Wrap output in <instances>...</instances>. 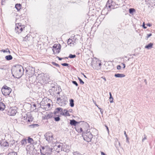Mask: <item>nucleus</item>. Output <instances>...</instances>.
<instances>
[{
  "instance_id": "1",
  "label": "nucleus",
  "mask_w": 155,
  "mask_h": 155,
  "mask_svg": "<svg viewBox=\"0 0 155 155\" xmlns=\"http://www.w3.org/2000/svg\"><path fill=\"white\" fill-rule=\"evenodd\" d=\"M25 71L23 66L20 65H16L12 67L11 69L12 76L15 78H19L23 74Z\"/></svg>"
},
{
  "instance_id": "2",
  "label": "nucleus",
  "mask_w": 155,
  "mask_h": 155,
  "mask_svg": "<svg viewBox=\"0 0 155 155\" xmlns=\"http://www.w3.org/2000/svg\"><path fill=\"white\" fill-rule=\"evenodd\" d=\"M57 97V101L58 102L59 104L61 106H65L68 102L67 97L65 96L60 97V95L56 96Z\"/></svg>"
},
{
  "instance_id": "3",
  "label": "nucleus",
  "mask_w": 155,
  "mask_h": 155,
  "mask_svg": "<svg viewBox=\"0 0 155 155\" xmlns=\"http://www.w3.org/2000/svg\"><path fill=\"white\" fill-rule=\"evenodd\" d=\"M53 149L48 146H41L40 151L42 154L48 155L51 154Z\"/></svg>"
},
{
  "instance_id": "4",
  "label": "nucleus",
  "mask_w": 155,
  "mask_h": 155,
  "mask_svg": "<svg viewBox=\"0 0 155 155\" xmlns=\"http://www.w3.org/2000/svg\"><path fill=\"white\" fill-rule=\"evenodd\" d=\"M82 135L84 139L88 142L91 141L93 137V135L91 133L87 130L86 132H83Z\"/></svg>"
},
{
  "instance_id": "5",
  "label": "nucleus",
  "mask_w": 155,
  "mask_h": 155,
  "mask_svg": "<svg viewBox=\"0 0 155 155\" xmlns=\"http://www.w3.org/2000/svg\"><path fill=\"white\" fill-rule=\"evenodd\" d=\"M26 74L28 75V77H32L35 74V69L34 68L30 66H28L26 68H25Z\"/></svg>"
},
{
  "instance_id": "6",
  "label": "nucleus",
  "mask_w": 155,
  "mask_h": 155,
  "mask_svg": "<svg viewBox=\"0 0 155 155\" xmlns=\"http://www.w3.org/2000/svg\"><path fill=\"white\" fill-rule=\"evenodd\" d=\"M45 138L49 143H51L54 139L53 135L50 132L46 133L44 135Z\"/></svg>"
},
{
  "instance_id": "7",
  "label": "nucleus",
  "mask_w": 155,
  "mask_h": 155,
  "mask_svg": "<svg viewBox=\"0 0 155 155\" xmlns=\"http://www.w3.org/2000/svg\"><path fill=\"white\" fill-rule=\"evenodd\" d=\"M25 28V25H21V23L16 24L15 31L16 33L19 34L23 31Z\"/></svg>"
},
{
  "instance_id": "8",
  "label": "nucleus",
  "mask_w": 155,
  "mask_h": 155,
  "mask_svg": "<svg viewBox=\"0 0 155 155\" xmlns=\"http://www.w3.org/2000/svg\"><path fill=\"white\" fill-rule=\"evenodd\" d=\"M61 46L60 44H54L52 47L53 54H58L59 53L61 49Z\"/></svg>"
},
{
  "instance_id": "9",
  "label": "nucleus",
  "mask_w": 155,
  "mask_h": 155,
  "mask_svg": "<svg viewBox=\"0 0 155 155\" xmlns=\"http://www.w3.org/2000/svg\"><path fill=\"white\" fill-rule=\"evenodd\" d=\"M81 122V125H85L86 127L88 126V124L86 122H78L74 119L70 120V124L71 126H76L77 124H79Z\"/></svg>"
},
{
  "instance_id": "10",
  "label": "nucleus",
  "mask_w": 155,
  "mask_h": 155,
  "mask_svg": "<svg viewBox=\"0 0 155 155\" xmlns=\"http://www.w3.org/2000/svg\"><path fill=\"white\" fill-rule=\"evenodd\" d=\"M9 88L6 85L4 86L2 89V91L3 94L5 96H8L10 94Z\"/></svg>"
},
{
  "instance_id": "11",
  "label": "nucleus",
  "mask_w": 155,
  "mask_h": 155,
  "mask_svg": "<svg viewBox=\"0 0 155 155\" xmlns=\"http://www.w3.org/2000/svg\"><path fill=\"white\" fill-rule=\"evenodd\" d=\"M62 144V147H61V151H63L67 153H68L70 151V146L67 145L66 144H64L61 143Z\"/></svg>"
},
{
  "instance_id": "12",
  "label": "nucleus",
  "mask_w": 155,
  "mask_h": 155,
  "mask_svg": "<svg viewBox=\"0 0 155 155\" xmlns=\"http://www.w3.org/2000/svg\"><path fill=\"white\" fill-rule=\"evenodd\" d=\"M17 107H10V116H14L17 112L16 110Z\"/></svg>"
},
{
  "instance_id": "13",
  "label": "nucleus",
  "mask_w": 155,
  "mask_h": 155,
  "mask_svg": "<svg viewBox=\"0 0 155 155\" xmlns=\"http://www.w3.org/2000/svg\"><path fill=\"white\" fill-rule=\"evenodd\" d=\"M63 109L61 107H57L55 109L54 112V114H57L60 113V114L61 113H62L63 111Z\"/></svg>"
},
{
  "instance_id": "14",
  "label": "nucleus",
  "mask_w": 155,
  "mask_h": 155,
  "mask_svg": "<svg viewBox=\"0 0 155 155\" xmlns=\"http://www.w3.org/2000/svg\"><path fill=\"white\" fill-rule=\"evenodd\" d=\"M64 112H63V111H62V113H61L60 115H62L64 116H70V114L68 113V111L66 109H64Z\"/></svg>"
},
{
  "instance_id": "15",
  "label": "nucleus",
  "mask_w": 155,
  "mask_h": 155,
  "mask_svg": "<svg viewBox=\"0 0 155 155\" xmlns=\"http://www.w3.org/2000/svg\"><path fill=\"white\" fill-rule=\"evenodd\" d=\"M32 38V37L30 34H28L24 38V40L25 41H29Z\"/></svg>"
},
{
  "instance_id": "16",
  "label": "nucleus",
  "mask_w": 155,
  "mask_h": 155,
  "mask_svg": "<svg viewBox=\"0 0 155 155\" xmlns=\"http://www.w3.org/2000/svg\"><path fill=\"white\" fill-rule=\"evenodd\" d=\"M125 75L123 74H114V76L116 78H122L125 77Z\"/></svg>"
},
{
  "instance_id": "17",
  "label": "nucleus",
  "mask_w": 155,
  "mask_h": 155,
  "mask_svg": "<svg viewBox=\"0 0 155 155\" xmlns=\"http://www.w3.org/2000/svg\"><path fill=\"white\" fill-rule=\"evenodd\" d=\"M153 43H150L147 45H146L145 46V48L147 49H150L153 47Z\"/></svg>"
},
{
  "instance_id": "18",
  "label": "nucleus",
  "mask_w": 155,
  "mask_h": 155,
  "mask_svg": "<svg viewBox=\"0 0 155 155\" xmlns=\"http://www.w3.org/2000/svg\"><path fill=\"white\" fill-rule=\"evenodd\" d=\"M53 116V113L51 112L48 114L47 115H45V119H48L52 117Z\"/></svg>"
},
{
  "instance_id": "19",
  "label": "nucleus",
  "mask_w": 155,
  "mask_h": 155,
  "mask_svg": "<svg viewBox=\"0 0 155 155\" xmlns=\"http://www.w3.org/2000/svg\"><path fill=\"white\" fill-rule=\"evenodd\" d=\"M21 4H16L15 5V7L17 9L18 11H19L21 7Z\"/></svg>"
},
{
  "instance_id": "20",
  "label": "nucleus",
  "mask_w": 155,
  "mask_h": 155,
  "mask_svg": "<svg viewBox=\"0 0 155 155\" xmlns=\"http://www.w3.org/2000/svg\"><path fill=\"white\" fill-rule=\"evenodd\" d=\"M5 108V104L2 102H0V110H3Z\"/></svg>"
},
{
  "instance_id": "21",
  "label": "nucleus",
  "mask_w": 155,
  "mask_h": 155,
  "mask_svg": "<svg viewBox=\"0 0 155 155\" xmlns=\"http://www.w3.org/2000/svg\"><path fill=\"white\" fill-rule=\"evenodd\" d=\"M112 2V0H108L106 5V6L107 7H108L109 8H110L111 6H112L111 4L110 5V4Z\"/></svg>"
},
{
  "instance_id": "22",
  "label": "nucleus",
  "mask_w": 155,
  "mask_h": 155,
  "mask_svg": "<svg viewBox=\"0 0 155 155\" xmlns=\"http://www.w3.org/2000/svg\"><path fill=\"white\" fill-rule=\"evenodd\" d=\"M39 126V125L38 124H32L29 125V127L31 128H34L37 127Z\"/></svg>"
},
{
  "instance_id": "23",
  "label": "nucleus",
  "mask_w": 155,
  "mask_h": 155,
  "mask_svg": "<svg viewBox=\"0 0 155 155\" xmlns=\"http://www.w3.org/2000/svg\"><path fill=\"white\" fill-rule=\"evenodd\" d=\"M12 146H13L12 147L13 148L15 147L16 144L15 143V141L14 140L12 141L10 140V147H11Z\"/></svg>"
},
{
  "instance_id": "24",
  "label": "nucleus",
  "mask_w": 155,
  "mask_h": 155,
  "mask_svg": "<svg viewBox=\"0 0 155 155\" xmlns=\"http://www.w3.org/2000/svg\"><path fill=\"white\" fill-rule=\"evenodd\" d=\"M70 106L71 107H73L74 106V100L72 99L70 100Z\"/></svg>"
},
{
  "instance_id": "25",
  "label": "nucleus",
  "mask_w": 155,
  "mask_h": 155,
  "mask_svg": "<svg viewBox=\"0 0 155 155\" xmlns=\"http://www.w3.org/2000/svg\"><path fill=\"white\" fill-rule=\"evenodd\" d=\"M76 130L78 133H81L83 132V129L81 127L79 128L78 127H75Z\"/></svg>"
},
{
  "instance_id": "26",
  "label": "nucleus",
  "mask_w": 155,
  "mask_h": 155,
  "mask_svg": "<svg viewBox=\"0 0 155 155\" xmlns=\"http://www.w3.org/2000/svg\"><path fill=\"white\" fill-rule=\"evenodd\" d=\"M27 140L26 139H23L21 141V145H25L27 143Z\"/></svg>"
},
{
  "instance_id": "27",
  "label": "nucleus",
  "mask_w": 155,
  "mask_h": 155,
  "mask_svg": "<svg viewBox=\"0 0 155 155\" xmlns=\"http://www.w3.org/2000/svg\"><path fill=\"white\" fill-rule=\"evenodd\" d=\"M27 140L28 142L29 143L31 144L32 143L34 142V140L32 138H31L30 137H28V139Z\"/></svg>"
},
{
  "instance_id": "28",
  "label": "nucleus",
  "mask_w": 155,
  "mask_h": 155,
  "mask_svg": "<svg viewBox=\"0 0 155 155\" xmlns=\"http://www.w3.org/2000/svg\"><path fill=\"white\" fill-rule=\"evenodd\" d=\"M71 38H69L67 41V43L68 45H71L72 44V43L73 42V41L72 40V37H71Z\"/></svg>"
},
{
  "instance_id": "29",
  "label": "nucleus",
  "mask_w": 155,
  "mask_h": 155,
  "mask_svg": "<svg viewBox=\"0 0 155 155\" xmlns=\"http://www.w3.org/2000/svg\"><path fill=\"white\" fill-rule=\"evenodd\" d=\"M76 57V55L75 54H70L68 56V57H65V58L68 59V58H75Z\"/></svg>"
},
{
  "instance_id": "30",
  "label": "nucleus",
  "mask_w": 155,
  "mask_h": 155,
  "mask_svg": "<svg viewBox=\"0 0 155 155\" xmlns=\"http://www.w3.org/2000/svg\"><path fill=\"white\" fill-rule=\"evenodd\" d=\"M110 95V103H113V98L112 96L111 93L110 92H109Z\"/></svg>"
},
{
  "instance_id": "31",
  "label": "nucleus",
  "mask_w": 155,
  "mask_h": 155,
  "mask_svg": "<svg viewBox=\"0 0 155 155\" xmlns=\"http://www.w3.org/2000/svg\"><path fill=\"white\" fill-rule=\"evenodd\" d=\"M135 12V10L134 8H130L129 9V12L130 14H133Z\"/></svg>"
},
{
  "instance_id": "32",
  "label": "nucleus",
  "mask_w": 155,
  "mask_h": 155,
  "mask_svg": "<svg viewBox=\"0 0 155 155\" xmlns=\"http://www.w3.org/2000/svg\"><path fill=\"white\" fill-rule=\"evenodd\" d=\"M54 118L55 121H58L60 120V118L59 117V116H58L57 117H54Z\"/></svg>"
},
{
  "instance_id": "33",
  "label": "nucleus",
  "mask_w": 155,
  "mask_h": 155,
  "mask_svg": "<svg viewBox=\"0 0 155 155\" xmlns=\"http://www.w3.org/2000/svg\"><path fill=\"white\" fill-rule=\"evenodd\" d=\"M78 78L80 81V83L81 84H83L84 83L82 80L79 77H78Z\"/></svg>"
},
{
  "instance_id": "34",
  "label": "nucleus",
  "mask_w": 155,
  "mask_h": 155,
  "mask_svg": "<svg viewBox=\"0 0 155 155\" xmlns=\"http://www.w3.org/2000/svg\"><path fill=\"white\" fill-rule=\"evenodd\" d=\"M51 64L54 65L55 66H56L57 67H60V66L59 64H58L56 63L55 62H51Z\"/></svg>"
},
{
  "instance_id": "35",
  "label": "nucleus",
  "mask_w": 155,
  "mask_h": 155,
  "mask_svg": "<svg viewBox=\"0 0 155 155\" xmlns=\"http://www.w3.org/2000/svg\"><path fill=\"white\" fill-rule=\"evenodd\" d=\"M73 155H81V154L78 151H75L73 152Z\"/></svg>"
},
{
  "instance_id": "36",
  "label": "nucleus",
  "mask_w": 155,
  "mask_h": 155,
  "mask_svg": "<svg viewBox=\"0 0 155 155\" xmlns=\"http://www.w3.org/2000/svg\"><path fill=\"white\" fill-rule=\"evenodd\" d=\"M61 64L64 66H67L68 67H69V64L67 63H63Z\"/></svg>"
},
{
  "instance_id": "37",
  "label": "nucleus",
  "mask_w": 155,
  "mask_h": 155,
  "mask_svg": "<svg viewBox=\"0 0 155 155\" xmlns=\"http://www.w3.org/2000/svg\"><path fill=\"white\" fill-rule=\"evenodd\" d=\"M10 155H17V153L14 151H10Z\"/></svg>"
},
{
  "instance_id": "38",
  "label": "nucleus",
  "mask_w": 155,
  "mask_h": 155,
  "mask_svg": "<svg viewBox=\"0 0 155 155\" xmlns=\"http://www.w3.org/2000/svg\"><path fill=\"white\" fill-rule=\"evenodd\" d=\"M72 83L73 84H74L76 86H78V84L77 83L76 81H72Z\"/></svg>"
},
{
  "instance_id": "39",
  "label": "nucleus",
  "mask_w": 155,
  "mask_h": 155,
  "mask_svg": "<svg viewBox=\"0 0 155 155\" xmlns=\"http://www.w3.org/2000/svg\"><path fill=\"white\" fill-rule=\"evenodd\" d=\"M28 117V122H30L31 121H32L33 118L32 116H31L30 118H29V117Z\"/></svg>"
},
{
  "instance_id": "40",
  "label": "nucleus",
  "mask_w": 155,
  "mask_h": 155,
  "mask_svg": "<svg viewBox=\"0 0 155 155\" xmlns=\"http://www.w3.org/2000/svg\"><path fill=\"white\" fill-rule=\"evenodd\" d=\"M2 51H3L4 53L9 52V50L8 48L6 49V50H2Z\"/></svg>"
},
{
  "instance_id": "41",
  "label": "nucleus",
  "mask_w": 155,
  "mask_h": 155,
  "mask_svg": "<svg viewBox=\"0 0 155 155\" xmlns=\"http://www.w3.org/2000/svg\"><path fill=\"white\" fill-rule=\"evenodd\" d=\"M152 35V34L151 33H150L149 34H147V36L146 37L147 39H147L148 38H149Z\"/></svg>"
},
{
  "instance_id": "42",
  "label": "nucleus",
  "mask_w": 155,
  "mask_h": 155,
  "mask_svg": "<svg viewBox=\"0 0 155 155\" xmlns=\"http://www.w3.org/2000/svg\"><path fill=\"white\" fill-rule=\"evenodd\" d=\"M5 0H2L1 2V4L2 5H4L5 4Z\"/></svg>"
},
{
  "instance_id": "43",
  "label": "nucleus",
  "mask_w": 155,
  "mask_h": 155,
  "mask_svg": "<svg viewBox=\"0 0 155 155\" xmlns=\"http://www.w3.org/2000/svg\"><path fill=\"white\" fill-rule=\"evenodd\" d=\"M121 66L120 65H118L117 67V70H120L121 69Z\"/></svg>"
},
{
  "instance_id": "44",
  "label": "nucleus",
  "mask_w": 155,
  "mask_h": 155,
  "mask_svg": "<svg viewBox=\"0 0 155 155\" xmlns=\"http://www.w3.org/2000/svg\"><path fill=\"white\" fill-rule=\"evenodd\" d=\"M6 59L8 60H10V55H8L5 57Z\"/></svg>"
},
{
  "instance_id": "45",
  "label": "nucleus",
  "mask_w": 155,
  "mask_h": 155,
  "mask_svg": "<svg viewBox=\"0 0 155 155\" xmlns=\"http://www.w3.org/2000/svg\"><path fill=\"white\" fill-rule=\"evenodd\" d=\"M57 58H58V60L60 61H61V60L62 59H64V58H60V57H59L58 56H57Z\"/></svg>"
},
{
  "instance_id": "46",
  "label": "nucleus",
  "mask_w": 155,
  "mask_h": 155,
  "mask_svg": "<svg viewBox=\"0 0 155 155\" xmlns=\"http://www.w3.org/2000/svg\"><path fill=\"white\" fill-rule=\"evenodd\" d=\"M145 24L144 22H143V24L142 26H143V28L144 29H146V28H147V27H146V26H145Z\"/></svg>"
},
{
  "instance_id": "47",
  "label": "nucleus",
  "mask_w": 155,
  "mask_h": 155,
  "mask_svg": "<svg viewBox=\"0 0 155 155\" xmlns=\"http://www.w3.org/2000/svg\"><path fill=\"white\" fill-rule=\"evenodd\" d=\"M98 109L100 110V111L101 114H103V110L100 107H98Z\"/></svg>"
},
{
  "instance_id": "48",
  "label": "nucleus",
  "mask_w": 155,
  "mask_h": 155,
  "mask_svg": "<svg viewBox=\"0 0 155 155\" xmlns=\"http://www.w3.org/2000/svg\"><path fill=\"white\" fill-rule=\"evenodd\" d=\"M146 139H147V136H146L144 134V138H143L142 140V142H143L144 141V140H145Z\"/></svg>"
},
{
  "instance_id": "49",
  "label": "nucleus",
  "mask_w": 155,
  "mask_h": 155,
  "mask_svg": "<svg viewBox=\"0 0 155 155\" xmlns=\"http://www.w3.org/2000/svg\"><path fill=\"white\" fill-rule=\"evenodd\" d=\"M37 143V141H34V142H32V144H33V145H36V144Z\"/></svg>"
},
{
  "instance_id": "50",
  "label": "nucleus",
  "mask_w": 155,
  "mask_h": 155,
  "mask_svg": "<svg viewBox=\"0 0 155 155\" xmlns=\"http://www.w3.org/2000/svg\"><path fill=\"white\" fill-rule=\"evenodd\" d=\"M147 25L149 27H151L152 26V24L150 23H148L147 24Z\"/></svg>"
},
{
  "instance_id": "51",
  "label": "nucleus",
  "mask_w": 155,
  "mask_h": 155,
  "mask_svg": "<svg viewBox=\"0 0 155 155\" xmlns=\"http://www.w3.org/2000/svg\"><path fill=\"white\" fill-rule=\"evenodd\" d=\"M62 145H61L60 144V145H59L57 146V147L58 148H61V147H62Z\"/></svg>"
},
{
  "instance_id": "52",
  "label": "nucleus",
  "mask_w": 155,
  "mask_h": 155,
  "mask_svg": "<svg viewBox=\"0 0 155 155\" xmlns=\"http://www.w3.org/2000/svg\"><path fill=\"white\" fill-rule=\"evenodd\" d=\"M123 65V68L124 69L125 68V67H126V66H125V64L124 63H122L121 64Z\"/></svg>"
},
{
  "instance_id": "53",
  "label": "nucleus",
  "mask_w": 155,
  "mask_h": 155,
  "mask_svg": "<svg viewBox=\"0 0 155 155\" xmlns=\"http://www.w3.org/2000/svg\"><path fill=\"white\" fill-rule=\"evenodd\" d=\"M105 127H106V128L107 131H108V133H109V130L108 127L107 126H106V125H105Z\"/></svg>"
},
{
  "instance_id": "54",
  "label": "nucleus",
  "mask_w": 155,
  "mask_h": 155,
  "mask_svg": "<svg viewBox=\"0 0 155 155\" xmlns=\"http://www.w3.org/2000/svg\"><path fill=\"white\" fill-rule=\"evenodd\" d=\"M126 142L127 143H129V139L128 137H126Z\"/></svg>"
},
{
  "instance_id": "55",
  "label": "nucleus",
  "mask_w": 155,
  "mask_h": 155,
  "mask_svg": "<svg viewBox=\"0 0 155 155\" xmlns=\"http://www.w3.org/2000/svg\"><path fill=\"white\" fill-rule=\"evenodd\" d=\"M101 155H106V154H105V153L103 152H101Z\"/></svg>"
},
{
  "instance_id": "56",
  "label": "nucleus",
  "mask_w": 155,
  "mask_h": 155,
  "mask_svg": "<svg viewBox=\"0 0 155 155\" xmlns=\"http://www.w3.org/2000/svg\"><path fill=\"white\" fill-rule=\"evenodd\" d=\"M46 106H47L48 108H49L51 106V104L50 103H48V104L46 105Z\"/></svg>"
},
{
  "instance_id": "57",
  "label": "nucleus",
  "mask_w": 155,
  "mask_h": 155,
  "mask_svg": "<svg viewBox=\"0 0 155 155\" xmlns=\"http://www.w3.org/2000/svg\"><path fill=\"white\" fill-rule=\"evenodd\" d=\"M124 134L125 135V136L126 137H127V134H126V131H124Z\"/></svg>"
},
{
  "instance_id": "58",
  "label": "nucleus",
  "mask_w": 155,
  "mask_h": 155,
  "mask_svg": "<svg viewBox=\"0 0 155 155\" xmlns=\"http://www.w3.org/2000/svg\"><path fill=\"white\" fill-rule=\"evenodd\" d=\"M101 78L103 79L105 81H106V79L105 77H102Z\"/></svg>"
},
{
  "instance_id": "59",
  "label": "nucleus",
  "mask_w": 155,
  "mask_h": 155,
  "mask_svg": "<svg viewBox=\"0 0 155 155\" xmlns=\"http://www.w3.org/2000/svg\"><path fill=\"white\" fill-rule=\"evenodd\" d=\"M68 111V112H72V110L71 109H70Z\"/></svg>"
},
{
  "instance_id": "60",
  "label": "nucleus",
  "mask_w": 155,
  "mask_h": 155,
  "mask_svg": "<svg viewBox=\"0 0 155 155\" xmlns=\"http://www.w3.org/2000/svg\"><path fill=\"white\" fill-rule=\"evenodd\" d=\"M72 44L73 45H74L75 44H76V43L75 42V41H73V43H72Z\"/></svg>"
},
{
  "instance_id": "61",
  "label": "nucleus",
  "mask_w": 155,
  "mask_h": 155,
  "mask_svg": "<svg viewBox=\"0 0 155 155\" xmlns=\"http://www.w3.org/2000/svg\"><path fill=\"white\" fill-rule=\"evenodd\" d=\"M101 65V63H98V65L99 66H100Z\"/></svg>"
},
{
  "instance_id": "62",
  "label": "nucleus",
  "mask_w": 155,
  "mask_h": 155,
  "mask_svg": "<svg viewBox=\"0 0 155 155\" xmlns=\"http://www.w3.org/2000/svg\"><path fill=\"white\" fill-rule=\"evenodd\" d=\"M33 105L34 107H36V104H33Z\"/></svg>"
},
{
  "instance_id": "63",
  "label": "nucleus",
  "mask_w": 155,
  "mask_h": 155,
  "mask_svg": "<svg viewBox=\"0 0 155 155\" xmlns=\"http://www.w3.org/2000/svg\"><path fill=\"white\" fill-rule=\"evenodd\" d=\"M60 93V92H57V94H58L57 95L59 96V95Z\"/></svg>"
},
{
  "instance_id": "64",
  "label": "nucleus",
  "mask_w": 155,
  "mask_h": 155,
  "mask_svg": "<svg viewBox=\"0 0 155 155\" xmlns=\"http://www.w3.org/2000/svg\"><path fill=\"white\" fill-rule=\"evenodd\" d=\"M12 58V57L10 55V60H11Z\"/></svg>"
}]
</instances>
